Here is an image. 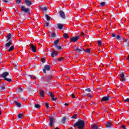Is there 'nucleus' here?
Listing matches in <instances>:
<instances>
[{"instance_id": "1", "label": "nucleus", "mask_w": 129, "mask_h": 129, "mask_svg": "<svg viewBox=\"0 0 129 129\" xmlns=\"http://www.w3.org/2000/svg\"><path fill=\"white\" fill-rule=\"evenodd\" d=\"M10 74L8 72H4L3 74L0 75V79L2 80V78H4L5 81H8V82H12L13 78L10 77V78H7V76H9Z\"/></svg>"}, {"instance_id": "2", "label": "nucleus", "mask_w": 129, "mask_h": 129, "mask_svg": "<svg viewBox=\"0 0 129 129\" xmlns=\"http://www.w3.org/2000/svg\"><path fill=\"white\" fill-rule=\"evenodd\" d=\"M73 126L75 127L76 126L78 127L79 129L84 128L85 126V121L81 120H79L76 123L73 125Z\"/></svg>"}, {"instance_id": "3", "label": "nucleus", "mask_w": 129, "mask_h": 129, "mask_svg": "<svg viewBox=\"0 0 129 129\" xmlns=\"http://www.w3.org/2000/svg\"><path fill=\"white\" fill-rule=\"evenodd\" d=\"M21 12H24L25 14H30V9L25 8V6H21Z\"/></svg>"}, {"instance_id": "4", "label": "nucleus", "mask_w": 129, "mask_h": 129, "mask_svg": "<svg viewBox=\"0 0 129 129\" xmlns=\"http://www.w3.org/2000/svg\"><path fill=\"white\" fill-rule=\"evenodd\" d=\"M50 70L51 66L50 65L46 64L44 66L43 71L44 73H46V71H50Z\"/></svg>"}, {"instance_id": "5", "label": "nucleus", "mask_w": 129, "mask_h": 129, "mask_svg": "<svg viewBox=\"0 0 129 129\" xmlns=\"http://www.w3.org/2000/svg\"><path fill=\"white\" fill-rule=\"evenodd\" d=\"M59 15L61 19H66L67 16L65 15V13L63 11H60L59 12Z\"/></svg>"}, {"instance_id": "6", "label": "nucleus", "mask_w": 129, "mask_h": 129, "mask_svg": "<svg viewBox=\"0 0 129 129\" xmlns=\"http://www.w3.org/2000/svg\"><path fill=\"white\" fill-rule=\"evenodd\" d=\"M119 76L120 81H122V82H124L126 80L125 77H124V74L123 73H122L119 75Z\"/></svg>"}, {"instance_id": "7", "label": "nucleus", "mask_w": 129, "mask_h": 129, "mask_svg": "<svg viewBox=\"0 0 129 129\" xmlns=\"http://www.w3.org/2000/svg\"><path fill=\"white\" fill-rule=\"evenodd\" d=\"M79 38H80V36L73 37L70 39V42L71 43L77 42V40L79 39Z\"/></svg>"}, {"instance_id": "8", "label": "nucleus", "mask_w": 129, "mask_h": 129, "mask_svg": "<svg viewBox=\"0 0 129 129\" xmlns=\"http://www.w3.org/2000/svg\"><path fill=\"white\" fill-rule=\"evenodd\" d=\"M30 46L32 52L36 53V52H37V47H36V46L34 45L33 44H31Z\"/></svg>"}, {"instance_id": "9", "label": "nucleus", "mask_w": 129, "mask_h": 129, "mask_svg": "<svg viewBox=\"0 0 129 129\" xmlns=\"http://www.w3.org/2000/svg\"><path fill=\"white\" fill-rule=\"evenodd\" d=\"M7 42H8V43L5 44L4 46H5V48H9V47L11 46V45H12V43L13 41L9 40L8 41V40H7Z\"/></svg>"}, {"instance_id": "10", "label": "nucleus", "mask_w": 129, "mask_h": 129, "mask_svg": "<svg viewBox=\"0 0 129 129\" xmlns=\"http://www.w3.org/2000/svg\"><path fill=\"white\" fill-rule=\"evenodd\" d=\"M109 98H110V97L109 95L103 97L101 98V101H108V100H109Z\"/></svg>"}, {"instance_id": "11", "label": "nucleus", "mask_w": 129, "mask_h": 129, "mask_svg": "<svg viewBox=\"0 0 129 129\" xmlns=\"http://www.w3.org/2000/svg\"><path fill=\"white\" fill-rule=\"evenodd\" d=\"M53 122H54V119H53L52 117H50L49 124L51 127L54 126V124L53 123Z\"/></svg>"}, {"instance_id": "12", "label": "nucleus", "mask_w": 129, "mask_h": 129, "mask_svg": "<svg viewBox=\"0 0 129 129\" xmlns=\"http://www.w3.org/2000/svg\"><path fill=\"white\" fill-rule=\"evenodd\" d=\"M5 89H6V85L3 83V85L0 86V92H3Z\"/></svg>"}, {"instance_id": "13", "label": "nucleus", "mask_w": 129, "mask_h": 129, "mask_svg": "<svg viewBox=\"0 0 129 129\" xmlns=\"http://www.w3.org/2000/svg\"><path fill=\"white\" fill-rule=\"evenodd\" d=\"M25 5L27 6V7H30L32 6V2L30 0H25Z\"/></svg>"}, {"instance_id": "14", "label": "nucleus", "mask_w": 129, "mask_h": 129, "mask_svg": "<svg viewBox=\"0 0 129 129\" xmlns=\"http://www.w3.org/2000/svg\"><path fill=\"white\" fill-rule=\"evenodd\" d=\"M84 49L83 48H79V47H77L76 49H75V51L78 52V53H80V52H82Z\"/></svg>"}, {"instance_id": "15", "label": "nucleus", "mask_w": 129, "mask_h": 129, "mask_svg": "<svg viewBox=\"0 0 129 129\" xmlns=\"http://www.w3.org/2000/svg\"><path fill=\"white\" fill-rule=\"evenodd\" d=\"M60 42V39L57 38L56 40H55L53 42L54 47H56V46H58V44H59V42Z\"/></svg>"}, {"instance_id": "16", "label": "nucleus", "mask_w": 129, "mask_h": 129, "mask_svg": "<svg viewBox=\"0 0 129 129\" xmlns=\"http://www.w3.org/2000/svg\"><path fill=\"white\" fill-rule=\"evenodd\" d=\"M51 55L52 58H54L55 56H58V52L53 50Z\"/></svg>"}, {"instance_id": "17", "label": "nucleus", "mask_w": 129, "mask_h": 129, "mask_svg": "<svg viewBox=\"0 0 129 129\" xmlns=\"http://www.w3.org/2000/svg\"><path fill=\"white\" fill-rule=\"evenodd\" d=\"M39 94L41 96V97H44V95H45V92L43 89H41V91L39 92Z\"/></svg>"}, {"instance_id": "18", "label": "nucleus", "mask_w": 129, "mask_h": 129, "mask_svg": "<svg viewBox=\"0 0 129 129\" xmlns=\"http://www.w3.org/2000/svg\"><path fill=\"white\" fill-rule=\"evenodd\" d=\"M12 39V34H11V33H8L7 41H12V39Z\"/></svg>"}, {"instance_id": "19", "label": "nucleus", "mask_w": 129, "mask_h": 129, "mask_svg": "<svg viewBox=\"0 0 129 129\" xmlns=\"http://www.w3.org/2000/svg\"><path fill=\"white\" fill-rule=\"evenodd\" d=\"M112 126V124H111V123L110 122H107V124H106V128H108V127H111Z\"/></svg>"}, {"instance_id": "20", "label": "nucleus", "mask_w": 129, "mask_h": 129, "mask_svg": "<svg viewBox=\"0 0 129 129\" xmlns=\"http://www.w3.org/2000/svg\"><path fill=\"white\" fill-rule=\"evenodd\" d=\"M81 103V101H79L78 102V103L75 102L74 103V107H77L78 106V105H80Z\"/></svg>"}, {"instance_id": "21", "label": "nucleus", "mask_w": 129, "mask_h": 129, "mask_svg": "<svg viewBox=\"0 0 129 129\" xmlns=\"http://www.w3.org/2000/svg\"><path fill=\"white\" fill-rule=\"evenodd\" d=\"M91 127L93 129H99V127L96 124H94V125H92Z\"/></svg>"}, {"instance_id": "22", "label": "nucleus", "mask_w": 129, "mask_h": 129, "mask_svg": "<svg viewBox=\"0 0 129 129\" xmlns=\"http://www.w3.org/2000/svg\"><path fill=\"white\" fill-rule=\"evenodd\" d=\"M45 17L47 20V21H48V22H51V17H50V16H49V15L45 14Z\"/></svg>"}, {"instance_id": "23", "label": "nucleus", "mask_w": 129, "mask_h": 129, "mask_svg": "<svg viewBox=\"0 0 129 129\" xmlns=\"http://www.w3.org/2000/svg\"><path fill=\"white\" fill-rule=\"evenodd\" d=\"M52 80V76H49L45 79L46 81H47V82H49V81H50V80Z\"/></svg>"}, {"instance_id": "24", "label": "nucleus", "mask_w": 129, "mask_h": 129, "mask_svg": "<svg viewBox=\"0 0 129 129\" xmlns=\"http://www.w3.org/2000/svg\"><path fill=\"white\" fill-rule=\"evenodd\" d=\"M57 26L59 30H62V29H63V24H57Z\"/></svg>"}, {"instance_id": "25", "label": "nucleus", "mask_w": 129, "mask_h": 129, "mask_svg": "<svg viewBox=\"0 0 129 129\" xmlns=\"http://www.w3.org/2000/svg\"><path fill=\"white\" fill-rule=\"evenodd\" d=\"M63 37L64 39H69V35H68V34L67 33H65L63 34Z\"/></svg>"}, {"instance_id": "26", "label": "nucleus", "mask_w": 129, "mask_h": 129, "mask_svg": "<svg viewBox=\"0 0 129 129\" xmlns=\"http://www.w3.org/2000/svg\"><path fill=\"white\" fill-rule=\"evenodd\" d=\"M66 119H67V118L66 117H63L61 120V122L63 123V124H65V121H66Z\"/></svg>"}, {"instance_id": "27", "label": "nucleus", "mask_w": 129, "mask_h": 129, "mask_svg": "<svg viewBox=\"0 0 129 129\" xmlns=\"http://www.w3.org/2000/svg\"><path fill=\"white\" fill-rule=\"evenodd\" d=\"M40 9H41V10H42V11H47L48 10V8L44 7L43 6H40Z\"/></svg>"}, {"instance_id": "28", "label": "nucleus", "mask_w": 129, "mask_h": 129, "mask_svg": "<svg viewBox=\"0 0 129 129\" xmlns=\"http://www.w3.org/2000/svg\"><path fill=\"white\" fill-rule=\"evenodd\" d=\"M14 49H15V46H12L10 47V48L8 49V51L9 52H12V51H14Z\"/></svg>"}, {"instance_id": "29", "label": "nucleus", "mask_w": 129, "mask_h": 129, "mask_svg": "<svg viewBox=\"0 0 129 129\" xmlns=\"http://www.w3.org/2000/svg\"><path fill=\"white\" fill-rule=\"evenodd\" d=\"M124 9L126 11V12H129V7L127 5L124 6Z\"/></svg>"}, {"instance_id": "30", "label": "nucleus", "mask_w": 129, "mask_h": 129, "mask_svg": "<svg viewBox=\"0 0 129 129\" xmlns=\"http://www.w3.org/2000/svg\"><path fill=\"white\" fill-rule=\"evenodd\" d=\"M105 4H106V3L104 2L100 3V7H104L105 6Z\"/></svg>"}, {"instance_id": "31", "label": "nucleus", "mask_w": 129, "mask_h": 129, "mask_svg": "<svg viewBox=\"0 0 129 129\" xmlns=\"http://www.w3.org/2000/svg\"><path fill=\"white\" fill-rule=\"evenodd\" d=\"M22 118H23V115L22 114L20 113L18 115V119H22Z\"/></svg>"}, {"instance_id": "32", "label": "nucleus", "mask_w": 129, "mask_h": 129, "mask_svg": "<svg viewBox=\"0 0 129 129\" xmlns=\"http://www.w3.org/2000/svg\"><path fill=\"white\" fill-rule=\"evenodd\" d=\"M34 107H35V108H40V107H41V105H40V104H35L34 105Z\"/></svg>"}, {"instance_id": "33", "label": "nucleus", "mask_w": 129, "mask_h": 129, "mask_svg": "<svg viewBox=\"0 0 129 129\" xmlns=\"http://www.w3.org/2000/svg\"><path fill=\"white\" fill-rule=\"evenodd\" d=\"M83 96H88V97H92V95H89L88 94H86L85 92H84Z\"/></svg>"}, {"instance_id": "34", "label": "nucleus", "mask_w": 129, "mask_h": 129, "mask_svg": "<svg viewBox=\"0 0 129 129\" xmlns=\"http://www.w3.org/2000/svg\"><path fill=\"white\" fill-rule=\"evenodd\" d=\"M85 92H91V89L89 88H87L85 90Z\"/></svg>"}, {"instance_id": "35", "label": "nucleus", "mask_w": 129, "mask_h": 129, "mask_svg": "<svg viewBox=\"0 0 129 129\" xmlns=\"http://www.w3.org/2000/svg\"><path fill=\"white\" fill-rule=\"evenodd\" d=\"M51 36L52 37V38H56V37H57L55 33H51Z\"/></svg>"}, {"instance_id": "36", "label": "nucleus", "mask_w": 129, "mask_h": 129, "mask_svg": "<svg viewBox=\"0 0 129 129\" xmlns=\"http://www.w3.org/2000/svg\"><path fill=\"white\" fill-rule=\"evenodd\" d=\"M97 43H98V47H100V46H101V44H102L101 40H98Z\"/></svg>"}, {"instance_id": "37", "label": "nucleus", "mask_w": 129, "mask_h": 129, "mask_svg": "<svg viewBox=\"0 0 129 129\" xmlns=\"http://www.w3.org/2000/svg\"><path fill=\"white\" fill-rule=\"evenodd\" d=\"M55 47H56V49H57L58 50H59V51H61V50H62V47H61V46H58V45H57L56 46H55Z\"/></svg>"}, {"instance_id": "38", "label": "nucleus", "mask_w": 129, "mask_h": 129, "mask_svg": "<svg viewBox=\"0 0 129 129\" xmlns=\"http://www.w3.org/2000/svg\"><path fill=\"white\" fill-rule=\"evenodd\" d=\"M71 118H74V119H76V118H77V114H74V115L71 117Z\"/></svg>"}, {"instance_id": "39", "label": "nucleus", "mask_w": 129, "mask_h": 129, "mask_svg": "<svg viewBox=\"0 0 129 129\" xmlns=\"http://www.w3.org/2000/svg\"><path fill=\"white\" fill-rule=\"evenodd\" d=\"M48 93H49V96H50V97H51V98L52 97H54V94H53V93L49 91V92H48Z\"/></svg>"}, {"instance_id": "40", "label": "nucleus", "mask_w": 129, "mask_h": 129, "mask_svg": "<svg viewBox=\"0 0 129 129\" xmlns=\"http://www.w3.org/2000/svg\"><path fill=\"white\" fill-rule=\"evenodd\" d=\"M83 51H85V52H86V53H88V54H89V53H90V49H87L86 50H83Z\"/></svg>"}, {"instance_id": "41", "label": "nucleus", "mask_w": 129, "mask_h": 129, "mask_svg": "<svg viewBox=\"0 0 129 129\" xmlns=\"http://www.w3.org/2000/svg\"><path fill=\"white\" fill-rule=\"evenodd\" d=\"M29 77H30V78H31L32 79H37V78L35 77H34V76H33V75H29Z\"/></svg>"}, {"instance_id": "42", "label": "nucleus", "mask_w": 129, "mask_h": 129, "mask_svg": "<svg viewBox=\"0 0 129 129\" xmlns=\"http://www.w3.org/2000/svg\"><path fill=\"white\" fill-rule=\"evenodd\" d=\"M62 60H64V58L63 57H59L57 59V60L59 61H62Z\"/></svg>"}, {"instance_id": "43", "label": "nucleus", "mask_w": 129, "mask_h": 129, "mask_svg": "<svg viewBox=\"0 0 129 129\" xmlns=\"http://www.w3.org/2000/svg\"><path fill=\"white\" fill-rule=\"evenodd\" d=\"M22 3V0H16L17 5H19V4H21Z\"/></svg>"}, {"instance_id": "44", "label": "nucleus", "mask_w": 129, "mask_h": 129, "mask_svg": "<svg viewBox=\"0 0 129 129\" xmlns=\"http://www.w3.org/2000/svg\"><path fill=\"white\" fill-rule=\"evenodd\" d=\"M45 106L46 107V108H50L49 107V102L45 103Z\"/></svg>"}, {"instance_id": "45", "label": "nucleus", "mask_w": 129, "mask_h": 129, "mask_svg": "<svg viewBox=\"0 0 129 129\" xmlns=\"http://www.w3.org/2000/svg\"><path fill=\"white\" fill-rule=\"evenodd\" d=\"M52 100L53 101H56V100H57V99H58V98H54V97H52L51 98Z\"/></svg>"}, {"instance_id": "46", "label": "nucleus", "mask_w": 129, "mask_h": 129, "mask_svg": "<svg viewBox=\"0 0 129 129\" xmlns=\"http://www.w3.org/2000/svg\"><path fill=\"white\" fill-rule=\"evenodd\" d=\"M120 35H117V36H116V40H118L119 41L120 39Z\"/></svg>"}, {"instance_id": "47", "label": "nucleus", "mask_w": 129, "mask_h": 129, "mask_svg": "<svg viewBox=\"0 0 129 129\" xmlns=\"http://www.w3.org/2000/svg\"><path fill=\"white\" fill-rule=\"evenodd\" d=\"M22 104L20 103H18L16 104V106H17L18 107H21Z\"/></svg>"}, {"instance_id": "48", "label": "nucleus", "mask_w": 129, "mask_h": 129, "mask_svg": "<svg viewBox=\"0 0 129 129\" xmlns=\"http://www.w3.org/2000/svg\"><path fill=\"white\" fill-rule=\"evenodd\" d=\"M14 10H15V12H16V13H18V12H19V10H18L17 7L15 6Z\"/></svg>"}, {"instance_id": "49", "label": "nucleus", "mask_w": 129, "mask_h": 129, "mask_svg": "<svg viewBox=\"0 0 129 129\" xmlns=\"http://www.w3.org/2000/svg\"><path fill=\"white\" fill-rule=\"evenodd\" d=\"M112 37L113 38H116V35L114 33L112 34Z\"/></svg>"}, {"instance_id": "50", "label": "nucleus", "mask_w": 129, "mask_h": 129, "mask_svg": "<svg viewBox=\"0 0 129 129\" xmlns=\"http://www.w3.org/2000/svg\"><path fill=\"white\" fill-rule=\"evenodd\" d=\"M125 102H129V98H126V99L124 100Z\"/></svg>"}, {"instance_id": "51", "label": "nucleus", "mask_w": 129, "mask_h": 129, "mask_svg": "<svg viewBox=\"0 0 129 129\" xmlns=\"http://www.w3.org/2000/svg\"><path fill=\"white\" fill-rule=\"evenodd\" d=\"M4 3H9V2H11L12 0H3Z\"/></svg>"}, {"instance_id": "52", "label": "nucleus", "mask_w": 129, "mask_h": 129, "mask_svg": "<svg viewBox=\"0 0 129 129\" xmlns=\"http://www.w3.org/2000/svg\"><path fill=\"white\" fill-rule=\"evenodd\" d=\"M70 95H72V98H75V95L74 94H71Z\"/></svg>"}, {"instance_id": "53", "label": "nucleus", "mask_w": 129, "mask_h": 129, "mask_svg": "<svg viewBox=\"0 0 129 129\" xmlns=\"http://www.w3.org/2000/svg\"><path fill=\"white\" fill-rule=\"evenodd\" d=\"M53 62V64H57V59H54Z\"/></svg>"}, {"instance_id": "54", "label": "nucleus", "mask_w": 129, "mask_h": 129, "mask_svg": "<svg viewBox=\"0 0 129 129\" xmlns=\"http://www.w3.org/2000/svg\"><path fill=\"white\" fill-rule=\"evenodd\" d=\"M121 127H122V128H123V129H126V128L125 127V125H121Z\"/></svg>"}, {"instance_id": "55", "label": "nucleus", "mask_w": 129, "mask_h": 129, "mask_svg": "<svg viewBox=\"0 0 129 129\" xmlns=\"http://www.w3.org/2000/svg\"><path fill=\"white\" fill-rule=\"evenodd\" d=\"M49 26V23L46 22L45 23V27H48Z\"/></svg>"}, {"instance_id": "56", "label": "nucleus", "mask_w": 129, "mask_h": 129, "mask_svg": "<svg viewBox=\"0 0 129 129\" xmlns=\"http://www.w3.org/2000/svg\"><path fill=\"white\" fill-rule=\"evenodd\" d=\"M19 92H23V89L22 88H19Z\"/></svg>"}, {"instance_id": "57", "label": "nucleus", "mask_w": 129, "mask_h": 129, "mask_svg": "<svg viewBox=\"0 0 129 129\" xmlns=\"http://www.w3.org/2000/svg\"><path fill=\"white\" fill-rule=\"evenodd\" d=\"M44 61H45V58H41V61L42 63H44Z\"/></svg>"}, {"instance_id": "58", "label": "nucleus", "mask_w": 129, "mask_h": 129, "mask_svg": "<svg viewBox=\"0 0 129 129\" xmlns=\"http://www.w3.org/2000/svg\"><path fill=\"white\" fill-rule=\"evenodd\" d=\"M119 41H123V37L121 36Z\"/></svg>"}, {"instance_id": "59", "label": "nucleus", "mask_w": 129, "mask_h": 129, "mask_svg": "<svg viewBox=\"0 0 129 129\" xmlns=\"http://www.w3.org/2000/svg\"><path fill=\"white\" fill-rule=\"evenodd\" d=\"M124 42H128V40L127 39L125 38Z\"/></svg>"}, {"instance_id": "60", "label": "nucleus", "mask_w": 129, "mask_h": 129, "mask_svg": "<svg viewBox=\"0 0 129 129\" xmlns=\"http://www.w3.org/2000/svg\"><path fill=\"white\" fill-rule=\"evenodd\" d=\"M81 35L82 36H84V32H82V33H81Z\"/></svg>"}, {"instance_id": "61", "label": "nucleus", "mask_w": 129, "mask_h": 129, "mask_svg": "<svg viewBox=\"0 0 129 129\" xmlns=\"http://www.w3.org/2000/svg\"><path fill=\"white\" fill-rule=\"evenodd\" d=\"M3 56V54L0 53V59H2V56Z\"/></svg>"}, {"instance_id": "62", "label": "nucleus", "mask_w": 129, "mask_h": 129, "mask_svg": "<svg viewBox=\"0 0 129 129\" xmlns=\"http://www.w3.org/2000/svg\"><path fill=\"white\" fill-rule=\"evenodd\" d=\"M14 102H15V103H16V104H17V103H19V102H18V101H15Z\"/></svg>"}, {"instance_id": "63", "label": "nucleus", "mask_w": 129, "mask_h": 129, "mask_svg": "<svg viewBox=\"0 0 129 129\" xmlns=\"http://www.w3.org/2000/svg\"><path fill=\"white\" fill-rule=\"evenodd\" d=\"M126 60H129V55H128V57L126 58Z\"/></svg>"}, {"instance_id": "64", "label": "nucleus", "mask_w": 129, "mask_h": 129, "mask_svg": "<svg viewBox=\"0 0 129 129\" xmlns=\"http://www.w3.org/2000/svg\"><path fill=\"white\" fill-rule=\"evenodd\" d=\"M54 129H60V128H59V127H56L55 128H54Z\"/></svg>"}]
</instances>
